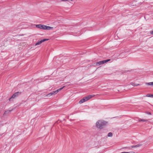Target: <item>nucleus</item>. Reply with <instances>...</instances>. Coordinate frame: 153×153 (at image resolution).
<instances>
[{
  "label": "nucleus",
  "mask_w": 153,
  "mask_h": 153,
  "mask_svg": "<svg viewBox=\"0 0 153 153\" xmlns=\"http://www.w3.org/2000/svg\"><path fill=\"white\" fill-rule=\"evenodd\" d=\"M108 124V122L103 120H99L96 123V127L98 129H102Z\"/></svg>",
  "instance_id": "f257e3e1"
},
{
  "label": "nucleus",
  "mask_w": 153,
  "mask_h": 153,
  "mask_svg": "<svg viewBox=\"0 0 153 153\" xmlns=\"http://www.w3.org/2000/svg\"><path fill=\"white\" fill-rule=\"evenodd\" d=\"M36 27L39 29L45 30H53V27L46 26L45 25L41 24L37 25H36Z\"/></svg>",
  "instance_id": "f03ea898"
},
{
  "label": "nucleus",
  "mask_w": 153,
  "mask_h": 153,
  "mask_svg": "<svg viewBox=\"0 0 153 153\" xmlns=\"http://www.w3.org/2000/svg\"><path fill=\"white\" fill-rule=\"evenodd\" d=\"M65 87V86H63V87L60 88L54 91H53L49 94H48V95H47V96H51L52 95H55V94L57 93L59 91H61V90H62L64 87Z\"/></svg>",
  "instance_id": "7ed1b4c3"
},
{
  "label": "nucleus",
  "mask_w": 153,
  "mask_h": 153,
  "mask_svg": "<svg viewBox=\"0 0 153 153\" xmlns=\"http://www.w3.org/2000/svg\"><path fill=\"white\" fill-rule=\"evenodd\" d=\"M95 96V95L94 94H92V95H88L84 97L82 99L85 102L88 101L91 98L94 97Z\"/></svg>",
  "instance_id": "20e7f679"
},
{
  "label": "nucleus",
  "mask_w": 153,
  "mask_h": 153,
  "mask_svg": "<svg viewBox=\"0 0 153 153\" xmlns=\"http://www.w3.org/2000/svg\"><path fill=\"white\" fill-rule=\"evenodd\" d=\"M110 61V59H108L106 60H104L102 61H101L99 62H97L96 63V65H100L102 64H104L105 63L108 62Z\"/></svg>",
  "instance_id": "39448f33"
},
{
  "label": "nucleus",
  "mask_w": 153,
  "mask_h": 153,
  "mask_svg": "<svg viewBox=\"0 0 153 153\" xmlns=\"http://www.w3.org/2000/svg\"><path fill=\"white\" fill-rule=\"evenodd\" d=\"M48 40V39H41L40 40L38 41L35 44V45L36 46L37 45H39L40 44H41L42 42L46 41H47Z\"/></svg>",
  "instance_id": "423d86ee"
},
{
  "label": "nucleus",
  "mask_w": 153,
  "mask_h": 153,
  "mask_svg": "<svg viewBox=\"0 0 153 153\" xmlns=\"http://www.w3.org/2000/svg\"><path fill=\"white\" fill-rule=\"evenodd\" d=\"M20 93L19 92L15 93L14 94H13L11 98L9 99V100H10L11 99L14 98L15 97H18L19 94Z\"/></svg>",
  "instance_id": "0eeeda50"
},
{
  "label": "nucleus",
  "mask_w": 153,
  "mask_h": 153,
  "mask_svg": "<svg viewBox=\"0 0 153 153\" xmlns=\"http://www.w3.org/2000/svg\"><path fill=\"white\" fill-rule=\"evenodd\" d=\"M130 84L133 86H137L140 85V84H135L133 82L131 83Z\"/></svg>",
  "instance_id": "6e6552de"
},
{
  "label": "nucleus",
  "mask_w": 153,
  "mask_h": 153,
  "mask_svg": "<svg viewBox=\"0 0 153 153\" xmlns=\"http://www.w3.org/2000/svg\"><path fill=\"white\" fill-rule=\"evenodd\" d=\"M146 84L147 85H150L153 86V82L146 83Z\"/></svg>",
  "instance_id": "1a4fd4ad"
},
{
  "label": "nucleus",
  "mask_w": 153,
  "mask_h": 153,
  "mask_svg": "<svg viewBox=\"0 0 153 153\" xmlns=\"http://www.w3.org/2000/svg\"><path fill=\"white\" fill-rule=\"evenodd\" d=\"M141 146V144H137L135 145L132 146H131V147L132 148H134V147H138Z\"/></svg>",
  "instance_id": "9d476101"
},
{
  "label": "nucleus",
  "mask_w": 153,
  "mask_h": 153,
  "mask_svg": "<svg viewBox=\"0 0 153 153\" xmlns=\"http://www.w3.org/2000/svg\"><path fill=\"white\" fill-rule=\"evenodd\" d=\"M139 122H146L147 120L144 119H139L138 121Z\"/></svg>",
  "instance_id": "9b49d317"
},
{
  "label": "nucleus",
  "mask_w": 153,
  "mask_h": 153,
  "mask_svg": "<svg viewBox=\"0 0 153 153\" xmlns=\"http://www.w3.org/2000/svg\"><path fill=\"white\" fill-rule=\"evenodd\" d=\"M146 97H152V94H148L146 95Z\"/></svg>",
  "instance_id": "f8f14e48"
},
{
  "label": "nucleus",
  "mask_w": 153,
  "mask_h": 153,
  "mask_svg": "<svg viewBox=\"0 0 153 153\" xmlns=\"http://www.w3.org/2000/svg\"><path fill=\"white\" fill-rule=\"evenodd\" d=\"M84 102H85L82 99L81 100H80L79 101V104H82Z\"/></svg>",
  "instance_id": "ddd939ff"
},
{
  "label": "nucleus",
  "mask_w": 153,
  "mask_h": 153,
  "mask_svg": "<svg viewBox=\"0 0 153 153\" xmlns=\"http://www.w3.org/2000/svg\"><path fill=\"white\" fill-rule=\"evenodd\" d=\"M108 137H112V134L111 132L109 133L108 134Z\"/></svg>",
  "instance_id": "4468645a"
},
{
  "label": "nucleus",
  "mask_w": 153,
  "mask_h": 153,
  "mask_svg": "<svg viewBox=\"0 0 153 153\" xmlns=\"http://www.w3.org/2000/svg\"><path fill=\"white\" fill-rule=\"evenodd\" d=\"M150 33L151 34L153 35V30L152 31H151L150 32Z\"/></svg>",
  "instance_id": "2eb2a0df"
},
{
  "label": "nucleus",
  "mask_w": 153,
  "mask_h": 153,
  "mask_svg": "<svg viewBox=\"0 0 153 153\" xmlns=\"http://www.w3.org/2000/svg\"><path fill=\"white\" fill-rule=\"evenodd\" d=\"M8 111H6L5 112V113H6Z\"/></svg>",
  "instance_id": "dca6fc26"
},
{
  "label": "nucleus",
  "mask_w": 153,
  "mask_h": 153,
  "mask_svg": "<svg viewBox=\"0 0 153 153\" xmlns=\"http://www.w3.org/2000/svg\"><path fill=\"white\" fill-rule=\"evenodd\" d=\"M153 97V94H152V97Z\"/></svg>",
  "instance_id": "f3484780"
}]
</instances>
